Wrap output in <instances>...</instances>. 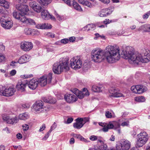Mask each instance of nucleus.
<instances>
[{
    "label": "nucleus",
    "instance_id": "obj_1",
    "mask_svg": "<svg viewBox=\"0 0 150 150\" xmlns=\"http://www.w3.org/2000/svg\"><path fill=\"white\" fill-rule=\"evenodd\" d=\"M106 52L99 48L93 49L91 52L92 60L96 62H101L105 57L109 63H113L119 60L120 55H123L125 59H128L130 62H132L138 64L139 62L147 63L150 61V51L145 49L141 53L134 52L133 48L131 46L123 45L120 50L118 47L108 45L105 49Z\"/></svg>",
    "mask_w": 150,
    "mask_h": 150
},
{
    "label": "nucleus",
    "instance_id": "obj_2",
    "mask_svg": "<svg viewBox=\"0 0 150 150\" xmlns=\"http://www.w3.org/2000/svg\"><path fill=\"white\" fill-rule=\"evenodd\" d=\"M69 58H60L59 62H57L53 65L52 70L54 74H60L63 71H67L69 69Z\"/></svg>",
    "mask_w": 150,
    "mask_h": 150
},
{
    "label": "nucleus",
    "instance_id": "obj_3",
    "mask_svg": "<svg viewBox=\"0 0 150 150\" xmlns=\"http://www.w3.org/2000/svg\"><path fill=\"white\" fill-rule=\"evenodd\" d=\"M148 139V135L146 132H141L137 136L136 144V147H140L142 146L146 143Z\"/></svg>",
    "mask_w": 150,
    "mask_h": 150
},
{
    "label": "nucleus",
    "instance_id": "obj_4",
    "mask_svg": "<svg viewBox=\"0 0 150 150\" xmlns=\"http://www.w3.org/2000/svg\"><path fill=\"white\" fill-rule=\"evenodd\" d=\"M70 65L71 67L75 69H78L82 67V60L79 56L74 57L71 59Z\"/></svg>",
    "mask_w": 150,
    "mask_h": 150
},
{
    "label": "nucleus",
    "instance_id": "obj_5",
    "mask_svg": "<svg viewBox=\"0 0 150 150\" xmlns=\"http://www.w3.org/2000/svg\"><path fill=\"white\" fill-rule=\"evenodd\" d=\"M0 22L2 27L6 29H10L12 26L13 22L7 16L3 15L1 17Z\"/></svg>",
    "mask_w": 150,
    "mask_h": 150
},
{
    "label": "nucleus",
    "instance_id": "obj_6",
    "mask_svg": "<svg viewBox=\"0 0 150 150\" xmlns=\"http://www.w3.org/2000/svg\"><path fill=\"white\" fill-rule=\"evenodd\" d=\"M130 147V142L127 140L122 139L116 145L117 150H128Z\"/></svg>",
    "mask_w": 150,
    "mask_h": 150
},
{
    "label": "nucleus",
    "instance_id": "obj_7",
    "mask_svg": "<svg viewBox=\"0 0 150 150\" xmlns=\"http://www.w3.org/2000/svg\"><path fill=\"white\" fill-rule=\"evenodd\" d=\"M0 87V95L6 96H9L13 95L15 92L14 89L12 88L7 89L5 86Z\"/></svg>",
    "mask_w": 150,
    "mask_h": 150
},
{
    "label": "nucleus",
    "instance_id": "obj_8",
    "mask_svg": "<svg viewBox=\"0 0 150 150\" xmlns=\"http://www.w3.org/2000/svg\"><path fill=\"white\" fill-rule=\"evenodd\" d=\"M114 11V8L109 7L106 8L102 9L98 13V15L101 17H106L111 14Z\"/></svg>",
    "mask_w": 150,
    "mask_h": 150
},
{
    "label": "nucleus",
    "instance_id": "obj_9",
    "mask_svg": "<svg viewBox=\"0 0 150 150\" xmlns=\"http://www.w3.org/2000/svg\"><path fill=\"white\" fill-rule=\"evenodd\" d=\"M3 120L7 123L13 124L16 123L18 121V120L16 116L12 117L10 115H5L3 117Z\"/></svg>",
    "mask_w": 150,
    "mask_h": 150
},
{
    "label": "nucleus",
    "instance_id": "obj_10",
    "mask_svg": "<svg viewBox=\"0 0 150 150\" xmlns=\"http://www.w3.org/2000/svg\"><path fill=\"white\" fill-rule=\"evenodd\" d=\"M33 47L32 43L27 42H22L21 44V47L23 50L25 52L28 51Z\"/></svg>",
    "mask_w": 150,
    "mask_h": 150
},
{
    "label": "nucleus",
    "instance_id": "obj_11",
    "mask_svg": "<svg viewBox=\"0 0 150 150\" xmlns=\"http://www.w3.org/2000/svg\"><path fill=\"white\" fill-rule=\"evenodd\" d=\"M43 103L42 101H36L33 105V108L37 112H41L44 110Z\"/></svg>",
    "mask_w": 150,
    "mask_h": 150
},
{
    "label": "nucleus",
    "instance_id": "obj_12",
    "mask_svg": "<svg viewBox=\"0 0 150 150\" xmlns=\"http://www.w3.org/2000/svg\"><path fill=\"white\" fill-rule=\"evenodd\" d=\"M16 8L23 14H26L29 10L28 6L24 4H18L16 5Z\"/></svg>",
    "mask_w": 150,
    "mask_h": 150
},
{
    "label": "nucleus",
    "instance_id": "obj_13",
    "mask_svg": "<svg viewBox=\"0 0 150 150\" xmlns=\"http://www.w3.org/2000/svg\"><path fill=\"white\" fill-rule=\"evenodd\" d=\"M29 5L31 8L37 13H40L42 9V7L35 1L30 2Z\"/></svg>",
    "mask_w": 150,
    "mask_h": 150
},
{
    "label": "nucleus",
    "instance_id": "obj_14",
    "mask_svg": "<svg viewBox=\"0 0 150 150\" xmlns=\"http://www.w3.org/2000/svg\"><path fill=\"white\" fill-rule=\"evenodd\" d=\"M64 98L68 103H70L76 102L78 98L73 94H68L64 96Z\"/></svg>",
    "mask_w": 150,
    "mask_h": 150
},
{
    "label": "nucleus",
    "instance_id": "obj_15",
    "mask_svg": "<svg viewBox=\"0 0 150 150\" xmlns=\"http://www.w3.org/2000/svg\"><path fill=\"white\" fill-rule=\"evenodd\" d=\"M27 84L30 88L34 90L37 87L38 82L37 80L33 79L28 81Z\"/></svg>",
    "mask_w": 150,
    "mask_h": 150
},
{
    "label": "nucleus",
    "instance_id": "obj_16",
    "mask_svg": "<svg viewBox=\"0 0 150 150\" xmlns=\"http://www.w3.org/2000/svg\"><path fill=\"white\" fill-rule=\"evenodd\" d=\"M109 93L111 94L112 96L115 97H125L122 94L120 93L119 91H117L114 88H111L109 90Z\"/></svg>",
    "mask_w": 150,
    "mask_h": 150
},
{
    "label": "nucleus",
    "instance_id": "obj_17",
    "mask_svg": "<svg viewBox=\"0 0 150 150\" xmlns=\"http://www.w3.org/2000/svg\"><path fill=\"white\" fill-rule=\"evenodd\" d=\"M89 94V93L88 92L87 89L86 88H84L83 89V91H80L76 96L80 99H82L84 98L85 96H88Z\"/></svg>",
    "mask_w": 150,
    "mask_h": 150
},
{
    "label": "nucleus",
    "instance_id": "obj_18",
    "mask_svg": "<svg viewBox=\"0 0 150 150\" xmlns=\"http://www.w3.org/2000/svg\"><path fill=\"white\" fill-rule=\"evenodd\" d=\"M30 57L27 54L22 56L18 59V62L19 64H23L28 62L30 59Z\"/></svg>",
    "mask_w": 150,
    "mask_h": 150
},
{
    "label": "nucleus",
    "instance_id": "obj_19",
    "mask_svg": "<svg viewBox=\"0 0 150 150\" xmlns=\"http://www.w3.org/2000/svg\"><path fill=\"white\" fill-rule=\"evenodd\" d=\"M52 27L51 25L47 23L38 24L36 26L37 28L40 29H50Z\"/></svg>",
    "mask_w": 150,
    "mask_h": 150
},
{
    "label": "nucleus",
    "instance_id": "obj_20",
    "mask_svg": "<svg viewBox=\"0 0 150 150\" xmlns=\"http://www.w3.org/2000/svg\"><path fill=\"white\" fill-rule=\"evenodd\" d=\"M137 93L141 94L146 91L147 88L142 85H137Z\"/></svg>",
    "mask_w": 150,
    "mask_h": 150
},
{
    "label": "nucleus",
    "instance_id": "obj_21",
    "mask_svg": "<svg viewBox=\"0 0 150 150\" xmlns=\"http://www.w3.org/2000/svg\"><path fill=\"white\" fill-rule=\"evenodd\" d=\"M38 84L41 86L43 87L46 85L47 81H46V78H45V76H43L41 77L38 80Z\"/></svg>",
    "mask_w": 150,
    "mask_h": 150
},
{
    "label": "nucleus",
    "instance_id": "obj_22",
    "mask_svg": "<svg viewBox=\"0 0 150 150\" xmlns=\"http://www.w3.org/2000/svg\"><path fill=\"white\" fill-rule=\"evenodd\" d=\"M26 84L22 82H18L16 86V88L17 90L21 92H23L25 91Z\"/></svg>",
    "mask_w": 150,
    "mask_h": 150
},
{
    "label": "nucleus",
    "instance_id": "obj_23",
    "mask_svg": "<svg viewBox=\"0 0 150 150\" xmlns=\"http://www.w3.org/2000/svg\"><path fill=\"white\" fill-rule=\"evenodd\" d=\"M41 16L42 18L45 19H49L50 16V14L46 10H44L41 12Z\"/></svg>",
    "mask_w": 150,
    "mask_h": 150
},
{
    "label": "nucleus",
    "instance_id": "obj_24",
    "mask_svg": "<svg viewBox=\"0 0 150 150\" xmlns=\"http://www.w3.org/2000/svg\"><path fill=\"white\" fill-rule=\"evenodd\" d=\"M107 146L106 144H103L97 146L95 148L94 150H107ZM89 150H92L90 149Z\"/></svg>",
    "mask_w": 150,
    "mask_h": 150
},
{
    "label": "nucleus",
    "instance_id": "obj_25",
    "mask_svg": "<svg viewBox=\"0 0 150 150\" xmlns=\"http://www.w3.org/2000/svg\"><path fill=\"white\" fill-rule=\"evenodd\" d=\"M29 117L28 114L27 112L20 114L19 116V118L21 120H25Z\"/></svg>",
    "mask_w": 150,
    "mask_h": 150
},
{
    "label": "nucleus",
    "instance_id": "obj_26",
    "mask_svg": "<svg viewBox=\"0 0 150 150\" xmlns=\"http://www.w3.org/2000/svg\"><path fill=\"white\" fill-rule=\"evenodd\" d=\"M1 5L6 8H8L9 7V3L5 0H0Z\"/></svg>",
    "mask_w": 150,
    "mask_h": 150
},
{
    "label": "nucleus",
    "instance_id": "obj_27",
    "mask_svg": "<svg viewBox=\"0 0 150 150\" xmlns=\"http://www.w3.org/2000/svg\"><path fill=\"white\" fill-rule=\"evenodd\" d=\"M37 1L41 5L47 6L51 3L52 0H37Z\"/></svg>",
    "mask_w": 150,
    "mask_h": 150
},
{
    "label": "nucleus",
    "instance_id": "obj_28",
    "mask_svg": "<svg viewBox=\"0 0 150 150\" xmlns=\"http://www.w3.org/2000/svg\"><path fill=\"white\" fill-rule=\"evenodd\" d=\"M73 6L74 8L77 10L80 11H82V9L80 6L77 3L74 1H73Z\"/></svg>",
    "mask_w": 150,
    "mask_h": 150
},
{
    "label": "nucleus",
    "instance_id": "obj_29",
    "mask_svg": "<svg viewBox=\"0 0 150 150\" xmlns=\"http://www.w3.org/2000/svg\"><path fill=\"white\" fill-rule=\"evenodd\" d=\"M83 126V124L82 123L76 122L74 123L73 125V126L74 128L77 129H79L81 128Z\"/></svg>",
    "mask_w": 150,
    "mask_h": 150
},
{
    "label": "nucleus",
    "instance_id": "obj_30",
    "mask_svg": "<svg viewBox=\"0 0 150 150\" xmlns=\"http://www.w3.org/2000/svg\"><path fill=\"white\" fill-rule=\"evenodd\" d=\"M45 78H46V80L48 83H50L51 82V80L52 78V73H49L47 76H44Z\"/></svg>",
    "mask_w": 150,
    "mask_h": 150
},
{
    "label": "nucleus",
    "instance_id": "obj_31",
    "mask_svg": "<svg viewBox=\"0 0 150 150\" xmlns=\"http://www.w3.org/2000/svg\"><path fill=\"white\" fill-rule=\"evenodd\" d=\"M135 100L137 102H143L145 101V99L144 97L141 96L135 97Z\"/></svg>",
    "mask_w": 150,
    "mask_h": 150
},
{
    "label": "nucleus",
    "instance_id": "obj_32",
    "mask_svg": "<svg viewBox=\"0 0 150 150\" xmlns=\"http://www.w3.org/2000/svg\"><path fill=\"white\" fill-rule=\"evenodd\" d=\"M92 90L94 92H100L101 91V88L100 87L93 86L92 87Z\"/></svg>",
    "mask_w": 150,
    "mask_h": 150
},
{
    "label": "nucleus",
    "instance_id": "obj_33",
    "mask_svg": "<svg viewBox=\"0 0 150 150\" xmlns=\"http://www.w3.org/2000/svg\"><path fill=\"white\" fill-rule=\"evenodd\" d=\"M21 14L17 12L14 11L13 13V15L14 18L19 20L20 18V17Z\"/></svg>",
    "mask_w": 150,
    "mask_h": 150
},
{
    "label": "nucleus",
    "instance_id": "obj_34",
    "mask_svg": "<svg viewBox=\"0 0 150 150\" xmlns=\"http://www.w3.org/2000/svg\"><path fill=\"white\" fill-rule=\"evenodd\" d=\"M82 4L84 6H87L89 8H91L92 6V5L91 3L87 0L83 2Z\"/></svg>",
    "mask_w": 150,
    "mask_h": 150
},
{
    "label": "nucleus",
    "instance_id": "obj_35",
    "mask_svg": "<svg viewBox=\"0 0 150 150\" xmlns=\"http://www.w3.org/2000/svg\"><path fill=\"white\" fill-rule=\"evenodd\" d=\"M27 18L24 15H23L21 14L20 16V18L19 20H20L22 22L26 23V21L27 20Z\"/></svg>",
    "mask_w": 150,
    "mask_h": 150
},
{
    "label": "nucleus",
    "instance_id": "obj_36",
    "mask_svg": "<svg viewBox=\"0 0 150 150\" xmlns=\"http://www.w3.org/2000/svg\"><path fill=\"white\" fill-rule=\"evenodd\" d=\"M26 23H29L31 25H35V23L33 20L30 18H27V20L26 21Z\"/></svg>",
    "mask_w": 150,
    "mask_h": 150
},
{
    "label": "nucleus",
    "instance_id": "obj_37",
    "mask_svg": "<svg viewBox=\"0 0 150 150\" xmlns=\"http://www.w3.org/2000/svg\"><path fill=\"white\" fill-rule=\"evenodd\" d=\"M6 60V57L3 54L0 53V63L4 62Z\"/></svg>",
    "mask_w": 150,
    "mask_h": 150
},
{
    "label": "nucleus",
    "instance_id": "obj_38",
    "mask_svg": "<svg viewBox=\"0 0 150 150\" xmlns=\"http://www.w3.org/2000/svg\"><path fill=\"white\" fill-rule=\"evenodd\" d=\"M114 124V128L116 129L117 128H119L120 127V123L118 122L114 121L113 122Z\"/></svg>",
    "mask_w": 150,
    "mask_h": 150
},
{
    "label": "nucleus",
    "instance_id": "obj_39",
    "mask_svg": "<svg viewBox=\"0 0 150 150\" xmlns=\"http://www.w3.org/2000/svg\"><path fill=\"white\" fill-rule=\"evenodd\" d=\"M57 127V125L55 122H54L53 124L51 127V128L49 130V132H51L52 131L55 129Z\"/></svg>",
    "mask_w": 150,
    "mask_h": 150
},
{
    "label": "nucleus",
    "instance_id": "obj_40",
    "mask_svg": "<svg viewBox=\"0 0 150 150\" xmlns=\"http://www.w3.org/2000/svg\"><path fill=\"white\" fill-rule=\"evenodd\" d=\"M109 129H112L114 128V124L113 122H110L107 125Z\"/></svg>",
    "mask_w": 150,
    "mask_h": 150
},
{
    "label": "nucleus",
    "instance_id": "obj_41",
    "mask_svg": "<svg viewBox=\"0 0 150 150\" xmlns=\"http://www.w3.org/2000/svg\"><path fill=\"white\" fill-rule=\"evenodd\" d=\"M95 35L96 37L94 38V39L96 40L97 38H105V36L103 35H100L98 33H96L95 34Z\"/></svg>",
    "mask_w": 150,
    "mask_h": 150
},
{
    "label": "nucleus",
    "instance_id": "obj_42",
    "mask_svg": "<svg viewBox=\"0 0 150 150\" xmlns=\"http://www.w3.org/2000/svg\"><path fill=\"white\" fill-rule=\"evenodd\" d=\"M89 139L91 141H95L97 140L98 137L96 136L92 135L90 137Z\"/></svg>",
    "mask_w": 150,
    "mask_h": 150
},
{
    "label": "nucleus",
    "instance_id": "obj_43",
    "mask_svg": "<svg viewBox=\"0 0 150 150\" xmlns=\"http://www.w3.org/2000/svg\"><path fill=\"white\" fill-rule=\"evenodd\" d=\"M51 132H49V131L45 135V136L42 139L43 141H45L48 138Z\"/></svg>",
    "mask_w": 150,
    "mask_h": 150
},
{
    "label": "nucleus",
    "instance_id": "obj_44",
    "mask_svg": "<svg viewBox=\"0 0 150 150\" xmlns=\"http://www.w3.org/2000/svg\"><path fill=\"white\" fill-rule=\"evenodd\" d=\"M95 27V25L92 24H88L87 26V27L88 28V30H90L94 28Z\"/></svg>",
    "mask_w": 150,
    "mask_h": 150
},
{
    "label": "nucleus",
    "instance_id": "obj_45",
    "mask_svg": "<svg viewBox=\"0 0 150 150\" xmlns=\"http://www.w3.org/2000/svg\"><path fill=\"white\" fill-rule=\"evenodd\" d=\"M62 44H66L69 42V40L67 38H64L61 40Z\"/></svg>",
    "mask_w": 150,
    "mask_h": 150
},
{
    "label": "nucleus",
    "instance_id": "obj_46",
    "mask_svg": "<svg viewBox=\"0 0 150 150\" xmlns=\"http://www.w3.org/2000/svg\"><path fill=\"white\" fill-rule=\"evenodd\" d=\"M145 32H150V25L145 24Z\"/></svg>",
    "mask_w": 150,
    "mask_h": 150
},
{
    "label": "nucleus",
    "instance_id": "obj_47",
    "mask_svg": "<svg viewBox=\"0 0 150 150\" xmlns=\"http://www.w3.org/2000/svg\"><path fill=\"white\" fill-rule=\"evenodd\" d=\"M72 92L76 96H77L78 93L80 91L76 88L73 89L71 90Z\"/></svg>",
    "mask_w": 150,
    "mask_h": 150
},
{
    "label": "nucleus",
    "instance_id": "obj_48",
    "mask_svg": "<svg viewBox=\"0 0 150 150\" xmlns=\"http://www.w3.org/2000/svg\"><path fill=\"white\" fill-rule=\"evenodd\" d=\"M22 127L24 131H27L29 129V125L27 124L23 125Z\"/></svg>",
    "mask_w": 150,
    "mask_h": 150
},
{
    "label": "nucleus",
    "instance_id": "obj_49",
    "mask_svg": "<svg viewBox=\"0 0 150 150\" xmlns=\"http://www.w3.org/2000/svg\"><path fill=\"white\" fill-rule=\"evenodd\" d=\"M105 115L106 117L108 118H111L112 117L111 113L109 111H107L106 112Z\"/></svg>",
    "mask_w": 150,
    "mask_h": 150
},
{
    "label": "nucleus",
    "instance_id": "obj_50",
    "mask_svg": "<svg viewBox=\"0 0 150 150\" xmlns=\"http://www.w3.org/2000/svg\"><path fill=\"white\" fill-rule=\"evenodd\" d=\"M89 120V119L87 117H85L83 118V121L82 123L83 125L87 122H88Z\"/></svg>",
    "mask_w": 150,
    "mask_h": 150
},
{
    "label": "nucleus",
    "instance_id": "obj_51",
    "mask_svg": "<svg viewBox=\"0 0 150 150\" xmlns=\"http://www.w3.org/2000/svg\"><path fill=\"white\" fill-rule=\"evenodd\" d=\"M129 122L128 121H127L122 122L121 124V125L123 127L128 126L129 125Z\"/></svg>",
    "mask_w": 150,
    "mask_h": 150
},
{
    "label": "nucleus",
    "instance_id": "obj_52",
    "mask_svg": "<svg viewBox=\"0 0 150 150\" xmlns=\"http://www.w3.org/2000/svg\"><path fill=\"white\" fill-rule=\"evenodd\" d=\"M131 89L134 93H137V86H132L131 88Z\"/></svg>",
    "mask_w": 150,
    "mask_h": 150
},
{
    "label": "nucleus",
    "instance_id": "obj_53",
    "mask_svg": "<svg viewBox=\"0 0 150 150\" xmlns=\"http://www.w3.org/2000/svg\"><path fill=\"white\" fill-rule=\"evenodd\" d=\"M73 120V119L72 117H70L68 118L67 121L64 122L66 124H69L71 123Z\"/></svg>",
    "mask_w": 150,
    "mask_h": 150
},
{
    "label": "nucleus",
    "instance_id": "obj_54",
    "mask_svg": "<svg viewBox=\"0 0 150 150\" xmlns=\"http://www.w3.org/2000/svg\"><path fill=\"white\" fill-rule=\"evenodd\" d=\"M72 135L73 137L77 139H79L80 140L81 137H82L80 134H73Z\"/></svg>",
    "mask_w": 150,
    "mask_h": 150
},
{
    "label": "nucleus",
    "instance_id": "obj_55",
    "mask_svg": "<svg viewBox=\"0 0 150 150\" xmlns=\"http://www.w3.org/2000/svg\"><path fill=\"white\" fill-rule=\"evenodd\" d=\"M145 24L142 25L138 29V30H143L145 32Z\"/></svg>",
    "mask_w": 150,
    "mask_h": 150
},
{
    "label": "nucleus",
    "instance_id": "obj_56",
    "mask_svg": "<svg viewBox=\"0 0 150 150\" xmlns=\"http://www.w3.org/2000/svg\"><path fill=\"white\" fill-rule=\"evenodd\" d=\"M42 100L45 103H51L52 102L49 99H47L46 98H43Z\"/></svg>",
    "mask_w": 150,
    "mask_h": 150
},
{
    "label": "nucleus",
    "instance_id": "obj_57",
    "mask_svg": "<svg viewBox=\"0 0 150 150\" xmlns=\"http://www.w3.org/2000/svg\"><path fill=\"white\" fill-rule=\"evenodd\" d=\"M68 40L69 42H73L75 41V38L74 37H70Z\"/></svg>",
    "mask_w": 150,
    "mask_h": 150
},
{
    "label": "nucleus",
    "instance_id": "obj_58",
    "mask_svg": "<svg viewBox=\"0 0 150 150\" xmlns=\"http://www.w3.org/2000/svg\"><path fill=\"white\" fill-rule=\"evenodd\" d=\"M109 129L107 125L106 126H105L103 127L102 130L104 132H108Z\"/></svg>",
    "mask_w": 150,
    "mask_h": 150
},
{
    "label": "nucleus",
    "instance_id": "obj_59",
    "mask_svg": "<svg viewBox=\"0 0 150 150\" xmlns=\"http://www.w3.org/2000/svg\"><path fill=\"white\" fill-rule=\"evenodd\" d=\"M16 71L15 69H13L10 71V74L11 76H14L16 74Z\"/></svg>",
    "mask_w": 150,
    "mask_h": 150
},
{
    "label": "nucleus",
    "instance_id": "obj_60",
    "mask_svg": "<svg viewBox=\"0 0 150 150\" xmlns=\"http://www.w3.org/2000/svg\"><path fill=\"white\" fill-rule=\"evenodd\" d=\"M67 5L71 6L70 1V0H62Z\"/></svg>",
    "mask_w": 150,
    "mask_h": 150
},
{
    "label": "nucleus",
    "instance_id": "obj_61",
    "mask_svg": "<svg viewBox=\"0 0 150 150\" xmlns=\"http://www.w3.org/2000/svg\"><path fill=\"white\" fill-rule=\"evenodd\" d=\"M45 128V124H43L42 125L41 127H40V129H39V131L40 132L43 131Z\"/></svg>",
    "mask_w": 150,
    "mask_h": 150
},
{
    "label": "nucleus",
    "instance_id": "obj_62",
    "mask_svg": "<svg viewBox=\"0 0 150 150\" xmlns=\"http://www.w3.org/2000/svg\"><path fill=\"white\" fill-rule=\"evenodd\" d=\"M77 122H79L80 123H82L83 118L79 117L76 119Z\"/></svg>",
    "mask_w": 150,
    "mask_h": 150
},
{
    "label": "nucleus",
    "instance_id": "obj_63",
    "mask_svg": "<svg viewBox=\"0 0 150 150\" xmlns=\"http://www.w3.org/2000/svg\"><path fill=\"white\" fill-rule=\"evenodd\" d=\"M0 13L1 14H4L5 13V11L3 9L2 7H0Z\"/></svg>",
    "mask_w": 150,
    "mask_h": 150
},
{
    "label": "nucleus",
    "instance_id": "obj_64",
    "mask_svg": "<svg viewBox=\"0 0 150 150\" xmlns=\"http://www.w3.org/2000/svg\"><path fill=\"white\" fill-rule=\"evenodd\" d=\"M17 138L18 139H21L22 137V134L20 133H18L16 135Z\"/></svg>",
    "mask_w": 150,
    "mask_h": 150
}]
</instances>
